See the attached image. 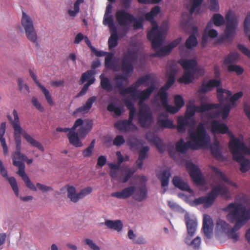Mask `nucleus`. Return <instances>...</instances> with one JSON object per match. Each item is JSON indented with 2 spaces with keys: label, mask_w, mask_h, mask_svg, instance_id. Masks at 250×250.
<instances>
[{
  "label": "nucleus",
  "mask_w": 250,
  "mask_h": 250,
  "mask_svg": "<svg viewBox=\"0 0 250 250\" xmlns=\"http://www.w3.org/2000/svg\"><path fill=\"white\" fill-rule=\"evenodd\" d=\"M154 84L151 85L146 89L141 91L137 94V96L133 97V99H140L139 104L140 105L138 114V120L140 126L144 128H148L151 125L153 121L152 112L150 107L147 104H142L146 100H147L151 93L155 90Z\"/></svg>",
  "instance_id": "obj_6"
},
{
  "label": "nucleus",
  "mask_w": 250,
  "mask_h": 250,
  "mask_svg": "<svg viewBox=\"0 0 250 250\" xmlns=\"http://www.w3.org/2000/svg\"><path fill=\"white\" fill-rule=\"evenodd\" d=\"M166 34V33H164V34H162V35L163 41L162 42V44L160 46H159L158 47H157L156 48H154L153 47V46H152L153 49L155 51H156V52L154 54L150 55L151 57H160L165 56L171 52V50H170V48H169V47L168 46V45L161 47V46L162 45V44L164 42L165 38V36ZM151 42H152V46H153L152 42V41H151Z\"/></svg>",
  "instance_id": "obj_27"
},
{
  "label": "nucleus",
  "mask_w": 250,
  "mask_h": 250,
  "mask_svg": "<svg viewBox=\"0 0 250 250\" xmlns=\"http://www.w3.org/2000/svg\"><path fill=\"white\" fill-rule=\"evenodd\" d=\"M171 173L169 170H164L161 173L157 174V177L161 182L162 187H167Z\"/></svg>",
  "instance_id": "obj_42"
},
{
  "label": "nucleus",
  "mask_w": 250,
  "mask_h": 250,
  "mask_svg": "<svg viewBox=\"0 0 250 250\" xmlns=\"http://www.w3.org/2000/svg\"><path fill=\"white\" fill-rule=\"evenodd\" d=\"M212 23L211 21L209 22L206 26V29L205 30V32L202 36V45L203 46H205L206 44L208 41V36L207 34L208 30L212 27Z\"/></svg>",
  "instance_id": "obj_60"
},
{
  "label": "nucleus",
  "mask_w": 250,
  "mask_h": 250,
  "mask_svg": "<svg viewBox=\"0 0 250 250\" xmlns=\"http://www.w3.org/2000/svg\"><path fill=\"white\" fill-rule=\"evenodd\" d=\"M229 193V188L223 184L215 186L207 196H203L195 199L193 203L195 205H202L204 208H208L214 203L219 194L226 197Z\"/></svg>",
  "instance_id": "obj_7"
},
{
  "label": "nucleus",
  "mask_w": 250,
  "mask_h": 250,
  "mask_svg": "<svg viewBox=\"0 0 250 250\" xmlns=\"http://www.w3.org/2000/svg\"><path fill=\"white\" fill-rule=\"evenodd\" d=\"M21 24L24 31L34 27L32 18L24 11L22 12Z\"/></svg>",
  "instance_id": "obj_36"
},
{
  "label": "nucleus",
  "mask_w": 250,
  "mask_h": 250,
  "mask_svg": "<svg viewBox=\"0 0 250 250\" xmlns=\"http://www.w3.org/2000/svg\"><path fill=\"white\" fill-rule=\"evenodd\" d=\"M154 17L150 11L145 15L146 19L150 21L153 26L152 30L147 34V38L152 42L153 46L156 48L162 44L163 41L162 35L167 33V28L166 24L164 23L159 28L156 21L154 20Z\"/></svg>",
  "instance_id": "obj_8"
},
{
  "label": "nucleus",
  "mask_w": 250,
  "mask_h": 250,
  "mask_svg": "<svg viewBox=\"0 0 250 250\" xmlns=\"http://www.w3.org/2000/svg\"><path fill=\"white\" fill-rule=\"evenodd\" d=\"M18 84L21 91H22L24 93L25 91L27 93L30 92L29 86L26 84L24 83L23 80L21 78H19L18 79Z\"/></svg>",
  "instance_id": "obj_64"
},
{
  "label": "nucleus",
  "mask_w": 250,
  "mask_h": 250,
  "mask_svg": "<svg viewBox=\"0 0 250 250\" xmlns=\"http://www.w3.org/2000/svg\"><path fill=\"white\" fill-rule=\"evenodd\" d=\"M189 141L185 142L183 139H180L176 144V149L181 153H186L188 148L197 150L201 147L208 146L210 142L209 136L207 134L205 125L200 122L197 128H190L188 131Z\"/></svg>",
  "instance_id": "obj_2"
},
{
  "label": "nucleus",
  "mask_w": 250,
  "mask_h": 250,
  "mask_svg": "<svg viewBox=\"0 0 250 250\" xmlns=\"http://www.w3.org/2000/svg\"><path fill=\"white\" fill-rule=\"evenodd\" d=\"M221 84V81L215 79L209 80L208 83L204 82L199 89V92L206 93L211 90L214 87H219Z\"/></svg>",
  "instance_id": "obj_28"
},
{
  "label": "nucleus",
  "mask_w": 250,
  "mask_h": 250,
  "mask_svg": "<svg viewBox=\"0 0 250 250\" xmlns=\"http://www.w3.org/2000/svg\"><path fill=\"white\" fill-rule=\"evenodd\" d=\"M186 167L193 182L197 185H203L205 179L199 167L191 162L187 163Z\"/></svg>",
  "instance_id": "obj_17"
},
{
  "label": "nucleus",
  "mask_w": 250,
  "mask_h": 250,
  "mask_svg": "<svg viewBox=\"0 0 250 250\" xmlns=\"http://www.w3.org/2000/svg\"><path fill=\"white\" fill-rule=\"evenodd\" d=\"M229 147L232 154L233 159L240 164V169L242 172H246L250 169V161L244 157V155H250V138L249 146L244 142V137L240 134L238 138L233 135L231 136Z\"/></svg>",
  "instance_id": "obj_4"
},
{
  "label": "nucleus",
  "mask_w": 250,
  "mask_h": 250,
  "mask_svg": "<svg viewBox=\"0 0 250 250\" xmlns=\"http://www.w3.org/2000/svg\"><path fill=\"white\" fill-rule=\"evenodd\" d=\"M93 123L91 120H85L83 124L79 126L78 132H69L67 134V137L69 143L76 147H80L83 146L80 138H84L92 128Z\"/></svg>",
  "instance_id": "obj_9"
},
{
  "label": "nucleus",
  "mask_w": 250,
  "mask_h": 250,
  "mask_svg": "<svg viewBox=\"0 0 250 250\" xmlns=\"http://www.w3.org/2000/svg\"><path fill=\"white\" fill-rule=\"evenodd\" d=\"M127 145L132 149H137L140 145V141L134 137L129 138L127 141Z\"/></svg>",
  "instance_id": "obj_56"
},
{
  "label": "nucleus",
  "mask_w": 250,
  "mask_h": 250,
  "mask_svg": "<svg viewBox=\"0 0 250 250\" xmlns=\"http://www.w3.org/2000/svg\"><path fill=\"white\" fill-rule=\"evenodd\" d=\"M42 90V92L44 94L45 99L50 105H54V102L52 100L51 95L48 89H47L43 85L40 87Z\"/></svg>",
  "instance_id": "obj_59"
},
{
  "label": "nucleus",
  "mask_w": 250,
  "mask_h": 250,
  "mask_svg": "<svg viewBox=\"0 0 250 250\" xmlns=\"http://www.w3.org/2000/svg\"><path fill=\"white\" fill-rule=\"evenodd\" d=\"M211 131L214 133H226L228 130V127L224 123H220L217 120H213L211 123Z\"/></svg>",
  "instance_id": "obj_31"
},
{
  "label": "nucleus",
  "mask_w": 250,
  "mask_h": 250,
  "mask_svg": "<svg viewBox=\"0 0 250 250\" xmlns=\"http://www.w3.org/2000/svg\"><path fill=\"white\" fill-rule=\"evenodd\" d=\"M107 109L109 111L114 112L115 114L118 116H120L122 113L121 108L116 106L114 104H109Z\"/></svg>",
  "instance_id": "obj_61"
},
{
  "label": "nucleus",
  "mask_w": 250,
  "mask_h": 250,
  "mask_svg": "<svg viewBox=\"0 0 250 250\" xmlns=\"http://www.w3.org/2000/svg\"><path fill=\"white\" fill-rule=\"evenodd\" d=\"M136 189V188L135 186H129L125 188L121 191L112 193L111 196L118 199H125L132 195Z\"/></svg>",
  "instance_id": "obj_25"
},
{
  "label": "nucleus",
  "mask_w": 250,
  "mask_h": 250,
  "mask_svg": "<svg viewBox=\"0 0 250 250\" xmlns=\"http://www.w3.org/2000/svg\"><path fill=\"white\" fill-rule=\"evenodd\" d=\"M128 76L127 75L117 74L115 76L114 80L115 83L113 86V88L120 90V92L122 89L125 88L124 87L125 83H128Z\"/></svg>",
  "instance_id": "obj_32"
},
{
  "label": "nucleus",
  "mask_w": 250,
  "mask_h": 250,
  "mask_svg": "<svg viewBox=\"0 0 250 250\" xmlns=\"http://www.w3.org/2000/svg\"><path fill=\"white\" fill-rule=\"evenodd\" d=\"M108 229L120 232L123 229V224L120 220H106L104 223Z\"/></svg>",
  "instance_id": "obj_35"
},
{
  "label": "nucleus",
  "mask_w": 250,
  "mask_h": 250,
  "mask_svg": "<svg viewBox=\"0 0 250 250\" xmlns=\"http://www.w3.org/2000/svg\"><path fill=\"white\" fill-rule=\"evenodd\" d=\"M239 58V53L237 52L230 53L224 60V64L226 65L235 62Z\"/></svg>",
  "instance_id": "obj_53"
},
{
  "label": "nucleus",
  "mask_w": 250,
  "mask_h": 250,
  "mask_svg": "<svg viewBox=\"0 0 250 250\" xmlns=\"http://www.w3.org/2000/svg\"><path fill=\"white\" fill-rule=\"evenodd\" d=\"M143 21L142 19H137L134 16V18L131 21V23H133V28L135 30L143 28Z\"/></svg>",
  "instance_id": "obj_62"
},
{
  "label": "nucleus",
  "mask_w": 250,
  "mask_h": 250,
  "mask_svg": "<svg viewBox=\"0 0 250 250\" xmlns=\"http://www.w3.org/2000/svg\"><path fill=\"white\" fill-rule=\"evenodd\" d=\"M13 115L14 119L10 115L7 116L14 130V138L16 144V151L13 153L12 156L13 161L17 160L18 159L27 158V156L21 152V134L27 142L32 146L38 148L41 151L43 152L44 147L42 145L22 129L20 125L18 113L16 109L13 110Z\"/></svg>",
  "instance_id": "obj_3"
},
{
  "label": "nucleus",
  "mask_w": 250,
  "mask_h": 250,
  "mask_svg": "<svg viewBox=\"0 0 250 250\" xmlns=\"http://www.w3.org/2000/svg\"><path fill=\"white\" fill-rule=\"evenodd\" d=\"M244 31L246 34L249 36L250 41V13L247 16L244 21ZM238 49L245 55L250 58V50L242 44H238L237 46Z\"/></svg>",
  "instance_id": "obj_22"
},
{
  "label": "nucleus",
  "mask_w": 250,
  "mask_h": 250,
  "mask_svg": "<svg viewBox=\"0 0 250 250\" xmlns=\"http://www.w3.org/2000/svg\"><path fill=\"white\" fill-rule=\"evenodd\" d=\"M111 36L108 39V47L111 49L118 45V34L117 30L110 31Z\"/></svg>",
  "instance_id": "obj_47"
},
{
  "label": "nucleus",
  "mask_w": 250,
  "mask_h": 250,
  "mask_svg": "<svg viewBox=\"0 0 250 250\" xmlns=\"http://www.w3.org/2000/svg\"><path fill=\"white\" fill-rule=\"evenodd\" d=\"M230 109V104H227L220 110L207 113L206 116L208 119H214L219 118L221 115L223 119L225 120L228 117Z\"/></svg>",
  "instance_id": "obj_23"
},
{
  "label": "nucleus",
  "mask_w": 250,
  "mask_h": 250,
  "mask_svg": "<svg viewBox=\"0 0 250 250\" xmlns=\"http://www.w3.org/2000/svg\"><path fill=\"white\" fill-rule=\"evenodd\" d=\"M210 151L212 154L218 159L222 157V155L219 149V142L216 141L214 142V145L210 148Z\"/></svg>",
  "instance_id": "obj_54"
},
{
  "label": "nucleus",
  "mask_w": 250,
  "mask_h": 250,
  "mask_svg": "<svg viewBox=\"0 0 250 250\" xmlns=\"http://www.w3.org/2000/svg\"><path fill=\"white\" fill-rule=\"evenodd\" d=\"M150 142L153 143L161 152H163L166 149L162 140L158 136H153L150 138Z\"/></svg>",
  "instance_id": "obj_49"
},
{
  "label": "nucleus",
  "mask_w": 250,
  "mask_h": 250,
  "mask_svg": "<svg viewBox=\"0 0 250 250\" xmlns=\"http://www.w3.org/2000/svg\"><path fill=\"white\" fill-rule=\"evenodd\" d=\"M113 53H108V56L105 58L104 64L106 68L113 70L114 71L118 70L117 65L113 59Z\"/></svg>",
  "instance_id": "obj_40"
},
{
  "label": "nucleus",
  "mask_w": 250,
  "mask_h": 250,
  "mask_svg": "<svg viewBox=\"0 0 250 250\" xmlns=\"http://www.w3.org/2000/svg\"><path fill=\"white\" fill-rule=\"evenodd\" d=\"M83 121L82 119H77L74 123V125L71 128L68 127H58L56 128V131L60 132H69L74 131L79 126L83 124Z\"/></svg>",
  "instance_id": "obj_46"
},
{
  "label": "nucleus",
  "mask_w": 250,
  "mask_h": 250,
  "mask_svg": "<svg viewBox=\"0 0 250 250\" xmlns=\"http://www.w3.org/2000/svg\"><path fill=\"white\" fill-rule=\"evenodd\" d=\"M92 188L90 187H87L81 189L79 192H76V189L73 186H69L67 188V197L70 201L77 203L79 200L83 199L84 197L88 195L92 192Z\"/></svg>",
  "instance_id": "obj_16"
},
{
  "label": "nucleus",
  "mask_w": 250,
  "mask_h": 250,
  "mask_svg": "<svg viewBox=\"0 0 250 250\" xmlns=\"http://www.w3.org/2000/svg\"><path fill=\"white\" fill-rule=\"evenodd\" d=\"M203 0H191L192 6L189 9V16H191L196 10H199V7L202 3Z\"/></svg>",
  "instance_id": "obj_58"
},
{
  "label": "nucleus",
  "mask_w": 250,
  "mask_h": 250,
  "mask_svg": "<svg viewBox=\"0 0 250 250\" xmlns=\"http://www.w3.org/2000/svg\"><path fill=\"white\" fill-rule=\"evenodd\" d=\"M223 210L229 212L227 216V219L230 223L235 222L233 227L226 221L219 219L217 222V229L225 233L228 238L237 242L239 238V234L237 232L250 218V208H247L245 205L241 203H231L229 204Z\"/></svg>",
  "instance_id": "obj_1"
},
{
  "label": "nucleus",
  "mask_w": 250,
  "mask_h": 250,
  "mask_svg": "<svg viewBox=\"0 0 250 250\" xmlns=\"http://www.w3.org/2000/svg\"><path fill=\"white\" fill-rule=\"evenodd\" d=\"M6 123L2 122L0 125V143L3 148V154L7 155L8 152V147L4 135L6 131Z\"/></svg>",
  "instance_id": "obj_34"
},
{
  "label": "nucleus",
  "mask_w": 250,
  "mask_h": 250,
  "mask_svg": "<svg viewBox=\"0 0 250 250\" xmlns=\"http://www.w3.org/2000/svg\"><path fill=\"white\" fill-rule=\"evenodd\" d=\"M94 75L95 72L93 70H88L82 74L81 79V83H83L86 81L87 82L84 84L82 90L79 93L78 96L84 95L87 92L89 86L94 83L95 81L94 77Z\"/></svg>",
  "instance_id": "obj_20"
},
{
  "label": "nucleus",
  "mask_w": 250,
  "mask_h": 250,
  "mask_svg": "<svg viewBox=\"0 0 250 250\" xmlns=\"http://www.w3.org/2000/svg\"><path fill=\"white\" fill-rule=\"evenodd\" d=\"M168 115L167 112L161 113L158 117L157 125L162 128H174L173 121L168 119Z\"/></svg>",
  "instance_id": "obj_21"
},
{
  "label": "nucleus",
  "mask_w": 250,
  "mask_h": 250,
  "mask_svg": "<svg viewBox=\"0 0 250 250\" xmlns=\"http://www.w3.org/2000/svg\"><path fill=\"white\" fill-rule=\"evenodd\" d=\"M147 189L146 186L140 187L133 196V199L137 201L142 202L147 198Z\"/></svg>",
  "instance_id": "obj_41"
},
{
  "label": "nucleus",
  "mask_w": 250,
  "mask_h": 250,
  "mask_svg": "<svg viewBox=\"0 0 250 250\" xmlns=\"http://www.w3.org/2000/svg\"><path fill=\"white\" fill-rule=\"evenodd\" d=\"M178 62L185 70L183 75L179 79L178 81L185 84L191 83L194 80V75L197 71V61L195 59H181Z\"/></svg>",
  "instance_id": "obj_10"
},
{
  "label": "nucleus",
  "mask_w": 250,
  "mask_h": 250,
  "mask_svg": "<svg viewBox=\"0 0 250 250\" xmlns=\"http://www.w3.org/2000/svg\"><path fill=\"white\" fill-rule=\"evenodd\" d=\"M125 105L129 110V118L128 120H123L118 121L115 126L119 130L124 131H128L130 126L133 125V120L135 117L136 110L134 103L128 98H125L123 100Z\"/></svg>",
  "instance_id": "obj_11"
},
{
  "label": "nucleus",
  "mask_w": 250,
  "mask_h": 250,
  "mask_svg": "<svg viewBox=\"0 0 250 250\" xmlns=\"http://www.w3.org/2000/svg\"><path fill=\"white\" fill-rule=\"evenodd\" d=\"M213 222L210 217L208 214H204L203 222V230L206 236L210 238L212 235Z\"/></svg>",
  "instance_id": "obj_24"
},
{
  "label": "nucleus",
  "mask_w": 250,
  "mask_h": 250,
  "mask_svg": "<svg viewBox=\"0 0 250 250\" xmlns=\"http://www.w3.org/2000/svg\"><path fill=\"white\" fill-rule=\"evenodd\" d=\"M217 97L219 102H222L224 101L223 94L226 93L227 96V98L230 97L231 96V92L229 90H225L222 87H217Z\"/></svg>",
  "instance_id": "obj_51"
},
{
  "label": "nucleus",
  "mask_w": 250,
  "mask_h": 250,
  "mask_svg": "<svg viewBox=\"0 0 250 250\" xmlns=\"http://www.w3.org/2000/svg\"><path fill=\"white\" fill-rule=\"evenodd\" d=\"M177 72V65L175 63H173L170 67H168L167 71V80L165 85L162 86L159 90L158 95L160 96V99L163 98V95L166 94L167 95V90L173 84L175 81V75Z\"/></svg>",
  "instance_id": "obj_15"
},
{
  "label": "nucleus",
  "mask_w": 250,
  "mask_h": 250,
  "mask_svg": "<svg viewBox=\"0 0 250 250\" xmlns=\"http://www.w3.org/2000/svg\"><path fill=\"white\" fill-rule=\"evenodd\" d=\"M218 104H202L200 106L194 104L188 105L185 117H180L178 119L177 129L179 133H184L186 130L187 126L193 127L196 124L194 119L192 118L195 112L204 113L206 111L217 108Z\"/></svg>",
  "instance_id": "obj_5"
},
{
  "label": "nucleus",
  "mask_w": 250,
  "mask_h": 250,
  "mask_svg": "<svg viewBox=\"0 0 250 250\" xmlns=\"http://www.w3.org/2000/svg\"><path fill=\"white\" fill-rule=\"evenodd\" d=\"M115 18L119 25L123 27H126L131 24V21L134 16L125 10H117L115 13Z\"/></svg>",
  "instance_id": "obj_19"
},
{
  "label": "nucleus",
  "mask_w": 250,
  "mask_h": 250,
  "mask_svg": "<svg viewBox=\"0 0 250 250\" xmlns=\"http://www.w3.org/2000/svg\"><path fill=\"white\" fill-rule=\"evenodd\" d=\"M6 179L8 180L9 183L10 184V185L12 188V189L13 190L15 195L17 196H18L19 194V188L18 187L16 180L15 178V177H8Z\"/></svg>",
  "instance_id": "obj_57"
},
{
  "label": "nucleus",
  "mask_w": 250,
  "mask_h": 250,
  "mask_svg": "<svg viewBox=\"0 0 250 250\" xmlns=\"http://www.w3.org/2000/svg\"><path fill=\"white\" fill-rule=\"evenodd\" d=\"M198 44V41L196 37L193 35H190L187 40L185 45L188 49H191L193 47L197 46Z\"/></svg>",
  "instance_id": "obj_52"
},
{
  "label": "nucleus",
  "mask_w": 250,
  "mask_h": 250,
  "mask_svg": "<svg viewBox=\"0 0 250 250\" xmlns=\"http://www.w3.org/2000/svg\"><path fill=\"white\" fill-rule=\"evenodd\" d=\"M172 183L174 186L179 189L192 193V190L188 185V183L179 176H176L173 178Z\"/></svg>",
  "instance_id": "obj_29"
},
{
  "label": "nucleus",
  "mask_w": 250,
  "mask_h": 250,
  "mask_svg": "<svg viewBox=\"0 0 250 250\" xmlns=\"http://www.w3.org/2000/svg\"><path fill=\"white\" fill-rule=\"evenodd\" d=\"M101 80L100 84L102 88L107 91L110 92L113 90V86L111 84L110 80L104 77V74H102L100 76Z\"/></svg>",
  "instance_id": "obj_43"
},
{
  "label": "nucleus",
  "mask_w": 250,
  "mask_h": 250,
  "mask_svg": "<svg viewBox=\"0 0 250 250\" xmlns=\"http://www.w3.org/2000/svg\"><path fill=\"white\" fill-rule=\"evenodd\" d=\"M103 23L104 25L108 26L110 31L117 30L114 24L113 15H104Z\"/></svg>",
  "instance_id": "obj_45"
},
{
  "label": "nucleus",
  "mask_w": 250,
  "mask_h": 250,
  "mask_svg": "<svg viewBox=\"0 0 250 250\" xmlns=\"http://www.w3.org/2000/svg\"><path fill=\"white\" fill-rule=\"evenodd\" d=\"M210 168L211 171L214 174L216 175L217 177L221 179L224 182L233 187H237V185L236 183H233L230 180L228 179L225 175V174H224L219 168L214 166H210Z\"/></svg>",
  "instance_id": "obj_38"
},
{
  "label": "nucleus",
  "mask_w": 250,
  "mask_h": 250,
  "mask_svg": "<svg viewBox=\"0 0 250 250\" xmlns=\"http://www.w3.org/2000/svg\"><path fill=\"white\" fill-rule=\"evenodd\" d=\"M84 2V0H76L74 3V9H69L67 13L69 16L74 18L80 12V6L81 4Z\"/></svg>",
  "instance_id": "obj_48"
},
{
  "label": "nucleus",
  "mask_w": 250,
  "mask_h": 250,
  "mask_svg": "<svg viewBox=\"0 0 250 250\" xmlns=\"http://www.w3.org/2000/svg\"><path fill=\"white\" fill-rule=\"evenodd\" d=\"M227 21L226 29L225 31V39H232L235 35L238 26V17L231 11L227 12L226 15Z\"/></svg>",
  "instance_id": "obj_12"
},
{
  "label": "nucleus",
  "mask_w": 250,
  "mask_h": 250,
  "mask_svg": "<svg viewBox=\"0 0 250 250\" xmlns=\"http://www.w3.org/2000/svg\"><path fill=\"white\" fill-rule=\"evenodd\" d=\"M188 232L190 237L193 236L197 227V221L196 218H191L188 213L185 215Z\"/></svg>",
  "instance_id": "obj_26"
},
{
  "label": "nucleus",
  "mask_w": 250,
  "mask_h": 250,
  "mask_svg": "<svg viewBox=\"0 0 250 250\" xmlns=\"http://www.w3.org/2000/svg\"><path fill=\"white\" fill-rule=\"evenodd\" d=\"M228 69L230 72H236L238 75L242 74L244 71L241 67L234 64L229 65Z\"/></svg>",
  "instance_id": "obj_63"
},
{
  "label": "nucleus",
  "mask_w": 250,
  "mask_h": 250,
  "mask_svg": "<svg viewBox=\"0 0 250 250\" xmlns=\"http://www.w3.org/2000/svg\"><path fill=\"white\" fill-rule=\"evenodd\" d=\"M212 20L214 24L217 26H220L225 23V19L223 16L220 14H214Z\"/></svg>",
  "instance_id": "obj_55"
},
{
  "label": "nucleus",
  "mask_w": 250,
  "mask_h": 250,
  "mask_svg": "<svg viewBox=\"0 0 250 250\" xmlns=\"http://www.w3.org/2000/svg\"><path fill=\"white\" fill-rule=\"evenodd\" d=\"M96 96H92L88 98L85 104L77 108L75 111L77 113H81L83 114L87 113L91 108L93 103L96 101Z\"/></svg>",
  "instance_id": "obj_37"
},
{
  "label": "nucleus",
  "mask_w": 250,
  "mask_h": 250,
  "mask_svg": "<svg viewBox=\"0 0 250 250\" xmlns=\"http://www.w3.org/2000/svg\"><path fill=\"white\" fill-rule=\"evenodd\" d=\"M108 165L110 168L111 169L110 171V176L114 179L118 180L119 176L118 175V171L120 169L119 165L113 163H110Z\"/></svg>",
  "instance_id": "obj_50"
},
{
  "label": "nucleus",
  "mask_w": 250,
  "mask_h": 250,
  "mask_svg": "<svg viewBox=\"0 0 250 250\" xmlns=\"http://www.w3.org/2000/svg\"><path fill=\"white\" fill-rule=\"evenodd\" d=\"M142 84L138 79L136 82L132 84L130 86L121 90L120 94L121 95H125L129 94L132 98L135 97V96H137V89Z\"/></svg>",
  "instance_id": "obj_30"
},
{
  "label": "nucleus",
  "mask_w": 250,
  "mask_h": 250,
  "mask_svg": "<svg viewBox=\"0 0 250 250\" xmlns=\"http://www.w3.org/2000/svg\"><path fill=\"white\" fill-rule=\"evenodd\" d=\"M136 169L134 168H126L122 171L119 175L118 181L123 183H126L128 180L133 175Z\"/></svg>",
  "instance_id": "obj_33"
},
{
  "label": "nucleus",
  "mask_w": 250,
  "mask_h": 250,
  "mask_svg": "<svg viewBox=\"0 0 250 250\" xmlns=\"http://www.w3.org/2000/svg\"><path fill=\"white\" fill-rule=\"evenodd\" d=\"M13 165L18 167L19 170L18 174L22 178L26 186L30 189L37 191V188L35 185L31 181L30 179L25 172V165L24 163L20 161H13Z\"/></svg>",
  "instance_id": "obj_18"
},
{
  "label": "nucleus",
  "mask_w": 250,
  "mask_h": 250,
  "mask_svg": "<svg viewBox=\"0 0 250 250\" xmlns=\"http://www.w3.org/2000/svg\"><path fill=\"white\" fill-rule=\"evenodd\" d=\"M168 95L163 94V98L161 99L162 105L167 112L171 114H175L184 105L185 102L183 97L179 95L174 97V103L175 106L168 104L167 101Z\"/></svg>",
  "instance_id": "obj_14"
},
{
  "label": "nucleus",
  "mask_w": 250,
  "mask_h": 250,
  "mask_svg": "<svg viewBox=\"0 0 250 250\" xmlns=\"http://www.w3.org/2000/svg\"><path fill=\"white\" fill-rule=\"evenodd\" d=\"M149 150V147L148 146H145L139 151V157L136 161V164L137 165L139 169H142L144 160L147 156V152Z\"/></svg>",
  "instance_id": "obj_39"
},
{
  "label": "nucleus",
  "mask_w": 250,
  "mask_h": 250,
  "mask_svg": "<svg viewBox=\"0 0 250 250\" xmlns=\"http://www.w3.org/2000/svg\"><path fill=\"white\" fill-rule=\"evenodd\" d=\"M26 36L28 40L34 43L38 47L39 44L38 41V36L35 28L28 29L25 31Z\"/></svg>",
  "instance_id": "obj_44"
},
{
  "label": "nucleus",
  "mask_w": 250,
  "mask_h": 250,
  "mask_svg": "<svg viewBox=\"0 0 250 250\" xmlns=\"http://www.w3.org/2000/svg\"><path fill=\"white\" fill-rule=\"evenodd\" d=\"M138 55L136 52L128 50L124 54L121 62V70L126 74L132 73L133 65L137 62Z\"/></svg>",
  "instance_id": "obj_13"
}]
</instances>
